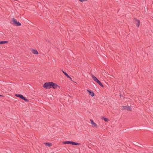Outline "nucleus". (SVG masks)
I'll use <instances>...</instances> for the list:
<instances>
[{
  "instance_id": "nucleus-7",
  "label": "nucleus",
  "mask_w": 153,
  "mask_h": 153,
  "mask_svg": "<svg viewBox=\"0 0 153 153\" xmlns=\"http://www.w3.org/2000/svg\"><path fill=\"white\" fill-rule=\"evenodd\" d=\"M87 91L88 92L89 94L92 97L94 96V93L93 91L88 89L87 90Z\"/></svg>"
},
{
  "instance_id": "nucleus-6",
  "label": "nucleus",
  "mask_w": 153,
  "mask_h": 153,
  "mask_svg": "<svg viewBox=\"0 0 153 153\" xmlns=\"http://www.w3.org/2000/svg\"><path fill=\"white\" fill-rule=\"evenodd\" d=\"M122 108L123 110H126L128 111H131V107L128 105L122 106Z\"/></svg>"
},
{
  "instance_id": "nucleus-10",
  "label": "nucleus",
  "mask_w": 153,
  "mask_h": 153,
  "mask_svg": "<svg viewBox=\"0 0 153 153\" xmlns=\"http://www.w3.org/2000/svg\"><path fill=\"white\" fill-rule=\"evenodd\" d=\"M31 51L34 54L37 55L39 54V53L36 50L32 49Z\"/></svg>"
},
{
  "instance_id": "nucleus-13",
  "label": "nucleus",
  "mask_w": 153,
  "mask_h": 153,
  "mask_svg": "<svg viewBox=\"0 0 153 153\" xmlns=\"http://www.w3.org/2000/svg\"><path fill=\"white\" fill-rule=\"evenodd\" d=\"M71 141H63L62 142L64 144H71Z\"/></svg>"
},
{
  "instance_id": "nucleus-14",
  "label": "nucleus",
  "mask_w": 153,
  "mask_h": 153,
  "mask_svg": "<svg viewBox=\"0 0 153 153\" xmlns=\"http://www.w3.org/2000/svg\"><path fill=\"white\" fill-rule=\"evenodd\" d=\"M8 42L7 41H0V44H4L5 43H7Z\"/></svg>"
},
{
  "instance_id": "nucleus-12",
  "label": "nucleus",
  "mask_w": 153,
  "mask_h": 153,
  "mask_svg": "<svg viewBox=\"0 0 153 153\" xmlns=\"http://www.w3.org/2000/svg\"><path fill=\"white\" fill-rule=\"evenodd\" d=\"M45 144L47 146L50 147L52 146V144L50 143H45Z\"/></svg>"
},
{
  "instance_id": "nucleus-9",
  "label": "nucleus",
  "mask_w": 153,
  "mask_h": 153,
  "mask_svg": "<svg viewBox=\"0 0 153 153\" xmlns=\"http://www.w3.org/2000/svg\"><path fill=\"white\" fill-rule=\"evenodd\" d=\"M90 121H91V124H92L94 127H95L96 128L97 127V125L94 122L93 120H92L90 119Z\"/></svg>"
},
{
  "instance_id": "nucleus-5",
  "label": "nucleus",
  "mask_w": 153,
  "mask_h": 153,
  "mask_svg": "<svg viewBox=\"0 0 153 153\" xmlns=\"http://www.w3.org/2000/svg\"><path fill=\"white\" fill-rule=\"evenodd\" d=\"M133 22L136 25L137 27H139L140 25V20H139L137 19V18H134L133 19Z\"/></svg>"
},
{
  "instance_id": "nucleus-11",
  "label": "nucleus",
  "mask_w": 153,
  "mask_h": 153,
  "mask_svg": "<svg viewBox=\"0 0 153 153\" xmlns=\"http://www.w3.org/2000/svg\"><path fill=\"white\" fill-rule=\"evenodd\" d=\"M71 144L74 145H79L80 144V143H78L74 142L72 141H71Z\"/></svg>"
},
{
  "instance_id": "nucleus-17",
  "label": "nucleus",
  "mask_w": 153,
  "mask_h": 153,
  "mask_svg": "<svg viewBox=\"0 0 153 153\" xmlns=\"http://www.w3.org/2000/svg\"><path fill=\"white\" fill-rule=\"evenodd\" d=\"M1 96H2V95L0 94V97H1Z\"/></svg>"
},
{
  "instance_id": "nucleus-8",
  "label": "nucleus",
  "mask_w": 153,
  "mask_h": 153,
  "mask_svg": "<svg viewBox=\"0 0 153 153\" xmlns=\"http://www.w3.org/2000/svg\"><path fill=\"white\" fill-rule=\"evenodd\" d=\"M61 71L68 78H69L70 79H71V78L68 75L65 71H64L62 70H61Z\"/></svg>"
},
{
  "instance_id": "nucleus-1",
  "label": "nucleus",
  "mask_w": 153,
  "mask_h": 153,
  "mask_svg": "<svg viewBox=\"0 0 153 153\" xmlns=\"http://www.w3.org/2000/svg\"><path fill=\"white\" fill-rule=\"evenodd\" d=\"M43 87L47 89L51 88L54 89H57L58 88H59V89L60 88V87L59 86L52 82H45L44 84Z\"/></svg>"
},
{
  "instance_id": "nucleus-15",
  "label": "nucleus",
  "mask_w": 153,
  "mask_h": 153,
  "mask_svg": "<svg viewBox=\"0 0 153 153\" xmlns=\"http://www.w3.org/2000/svg\"><path fill=\"white\" fill-rule=\"evenodd\" d=\"M102 119L104 120L105 122H108L109 120L108 119L105 117H102Z\"/></svg>"
},
{
  "instance_id": "nucleus-16",
  "label": "nucleus",
  "mask_w": 153,
  "mask_h": 153,
  "mask_svg": "<svg viewBox=\"0 0 153 153\" xmlns=\"http://www.w3.org/2000/svg\"><path fill=\"white\" fill-rule=\"evenodd\" d=\"M134 144L135 145L138 146L139 143L138 142H134Z\"/></svg>"
},
{
  "instance_id": "nucleus-3",
  "label": "nucleus",
  "mask_w": 153,
  "mask_h": 153,
  "mask_svg": "<svg viewBox=\"0 0 153 153\" xmlns=\"http://www.w3.org/2000/svg\"><path fill=\"white\" fill-rule=\"evenodd\" d=\"M91 77L98 84H99L100 86H101L102 87H104V85H103V84L96 77H95L93 74H91Z\"/></svg>"
},
{
  "instance_id": "nucleus-4",
  "label": "nucleus",
  "mask_w": 153,
  "mask_h": 153,
  "mask_svg": "<svg viewBox=\"0 0 153 153\" xmlns=\"http://www.w3.org/2000/svg\"><path fill=\"white\" fill-rule=\"evenodd\" d=\"M15 96L16 97H19L21 98V99L25 100L26 102L28 101V100L27 99L26 97H25L23 96V95L20 94H15Z\"/></svg>"
},
{
  "instance_id": "nucleus-2",
  "label": "nucleus",
  "mask_w": 153,
  "mask_h": 153,
  "mask_svg": "<svg viewBox=\"0 0 153 153\" xmlns=\"http://www.w3.org/2000/svg\"><path fill=\"white\" fill-rule=\"evenodd\" d=\"M10 23L13 25L16 26H19L21 25V24L17 21L14 18H12V20Z\"/></svg>"
}]
</instances>
